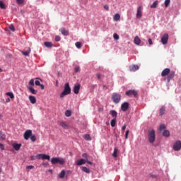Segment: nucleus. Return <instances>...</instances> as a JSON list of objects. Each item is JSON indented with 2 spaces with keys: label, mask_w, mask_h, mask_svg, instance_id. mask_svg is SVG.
Instances as JSON below:
<instances>
[{
  "label": "nucleus",
  "mask_w": 181,
  "mask_h": 181,
  "mask_svg": "<svg viewBox=\"0 0 181 181\" xmlns=\"http://www.w3.org/2000/svg\"><path fill=\"white\" fill-rule=\"evenodd\" d=\"M162 77H166L167 76V81L168 83H170V80L175 77V71H170V69L165 68L161 72Z\"/></svg>",
  "instance_id": "nucleus-1"
},
{
  "label": "nucleus",
  "mask_w": 181,
  "mask_h": 181,
  "mask_svg": "<svg viewBox=\"0 0 181 181\" xmlns=\"http://www.w3.org/2000/svg\"><path fill=\"white\" fill-rule=\"evenodd\" d=\"M147 136L149 144H153L156 141V134L153 129H148Z\"/></svg>",
  "instance_id": "nucleus-2"
},
{
  "label": "nucleus",
  "mask_w": 181,
  "mask_h": 181,
  "mask_svg": "<svg viewBox=\"0 0 181 181\" xmlns=\"http://www.w3.org/2000/svg\"><path fill=\"white\" fill-rule=\"evenodd\" d=\"M71 93V88H70V85L69 83H65L64 88L63 92L60 94V98H64L66 95H69V94Z\"/></svg>",
  "instance_id": "nucleus-3"
},
{
  "label": "nucleus",
  "mask_w": 181,
  "mask_h": 181,
  "mask_svg": "<svg viewBox=\"0 0 181 181\" xmlns=\"http://www.w3.org/2000/svg\"><path fill=\"white\" fill-rule=\"evenodd\" d=\"M64 162L66 161L64 158L54 157L51 159V163L52 165H64Z\"/></svg>",
  "instance_id": "nucleus-4"
},
{
  "label": "nucleus",
  "mask_w": 181,
  "mask_h": 181,
  "mask_svg": "<svg viewBox=\"0 0 181 181\" xmlns=\"http://www.w3.org/2000/svg\"><path fill=\"white\" fill-rule=\"evenodd\" d=\"M112 100L115 104H118L121 101V95L119 93H113L112 95Z\"/></svg>",
  "instance_id": "nucleus-5"
},
{
  "label": "nucleus",
  "mask_w": 181,
  "mask_h": 181,
  "mask_svg": "<svg viewBox=\"0 0 181 181\" xmlns=\"http://www.w3.org/2000/svg\"><path fill=\"white\" fill-rule=\"evenodd\" d=\"M36 159H42L43 160H50V156L46 155V154H37L36 156Z\"/></svg>",
  "instance_id": "nucleus-6"
},
{
  "label": "nucleus",
  "mask_w": 181,
  "mask_h": 181,
  "mask_svg": "<svg viewBox=\"0 0 181 181\" xmlns=\"http://www.w3.org/2000/svg\"><path fill=\"white\" fill-rule=\"evenodd\" d=\"M125 94L128 95V97L134 96L136 97L138 95V92L135 90H127Z\"/></svg>",
  "instance_id": "nucleus-7"
},
{
  "label": "nucleus",
  "mask_w": 181,
  "mask_h": 181,
  "mask_svg": "<svg viewBox=\"0 0 181 181\" xmlns=\"http://www.w3.org/2000/svg\"><path fill=\"white\" fill-rule=\"evenodd\" d=\"M168 40H169V34L165 33L161 38V42L163 45H167Z\"/></svg>",
  "instance_id": "nucleus-8"
},
{
  "label": "nucleus",
  "mask_w": 181,
  "mask_h": 181,
  "mask_svg": "<svg viewBox=\"0 0 181 181\" xmlns=\"http://www.w3.org/2000/svg\"><path fill=\"white\" fill-rule=\"evenodd\" d=\"M174 151H180L181 149V141H177L173 145Z\"/></svg>",
  "instance_id": "nucleus-9"
},
{
  "label": "nucleus",
  "mask_w": 181,
  "mask_h": 181,
  "mask_svg": "<svg viewBox=\"0 0 181 181\" xmlns=\"http://www.w3.org/2000/svg\"><path fill=\"white\" fill-rule=\"evenodd\" d=\"M23 136H24V139L28 141V139H29V138H30V136H32V130L28 129V130L25 131Z\"/></svg>",
  "instance_id": "nucleus-10"
},
{
  "label": "nucleus",
  "mask_w": 181,
  "mask_h": 181,
  "mask_svg": "<svg viewBox=\"0 0 181 181\" xmlns=\"http://www.w3.org/2000/svg\"><path fill=\"white\" fill-rule=\"evenodd\" d=\"M81 87V85L80 83H76L74 86V94H78L80 93V88Z\"/></svg>",
  "instance_id": "nucleus-11"
},
{
  "label": "nucleus",
  "mask_w": 181,
  "mask_h": 181,
  "mask_svg": "<svg viewBox=\"0 0 181 181\" xmlns=\"http://www.w3.org/2000/svg\"><path fill=\"white\" fill-rule=\"evenodd\" d=\"M137 19H141L142 18V6H139L136 13Z\"/></svg>",
  "instance_id": "nucleus-12"
},
{
  "label": "nucleus",
  "mask_w": 181,
  "mask_h": 181,
  "mask_svg": "<svg viewBox=\"0 0 181 181\" xmlns=\"http://www.w3.org/2000/svg\"><path fill=\"white\" fill-rule=\"evenodd\" d=\"M129 108V103L127 102H124L122 105H121V110L122 111H127Z\"/></svg>",
  "instance_id": "nucleus-13"
},
{
  "label": "nucleus",
  "mask_w": 181,
  "mask_h": 181,
  "mask_svg": "<svg viewBox=\"0 0 181 181\" xmlns=\"http://www.w3.org/2000/svg\"><path fill=\"white\" fill-rule=\"evenodd\" d=\"M136 70H139V66L133 64L129 66L130 71H136Z\"/></svg>",
  "instance_id": "nucleus-14"
},
{
  "label": "nucleus",
  "mask_w": 181,
  "mask_h": 181,
  "mask_svg": "<svg viewBox=\"0 0 181 181\" xmlns=\"http://www.w3.org/2000/svg\"><path fill=\"white\" fill-rule=\"evenodd\" d=\"M12 146L15 149V151H19V149H21V147L22 146V144L13 143L12 144Z\"/></svg>",
  "instance_id": "nucleus-15"
},
{
  "label": "nucleus",
  "mask_w": 181,
  "mask_h": 181,
  "mask_svg": "<svg viewBox=\"0 0 181 181\" xmlns=\"http://www.w3.org/2000/svg\"><path fill=\"white\" fill-rule=\"evenodd\" d=\"M59 31H61L62 34L64 36H69V30H66L64 28H62Z\"/></svg>",
  "instance_id": "nucleus-16"
},
{
  "label": "nucleus",
  "mask_w": 181,
  "mask_h": 181,
  "mask_svg": "<svg viewBox=\"0 0 181 181\" xmlns=\"http://www.w3.org/2000/svg\"><path fill=\"white\" fill-rule=\"evenodd\" d=\"M121 19V15L119 13H116L113 16V21L115 22H118Z\"/></svg>",
  "instance_id": "nucleus-17"
},
{
  "label": "nucleus",
  "mask_w": 181,
  "mask_h": 181,
  "mask_svg": "<svg viewBox=\"0 0 181 181\" xmlns=\"http://www.w3.org/2000/svg\"><path fill=\"white\" fill-rule=\"evenodd\" d=\"M86 160L85 159H80L76 161V165L78 166H81V165H84L86 163Z\"/></svg>",
  "instance_id": "nucleus-18"
},
{
  "label": "nucleus",
  "mask_w": 181,
  "mask_h": 181,
  "mask_svg": "<svg viewBox=\"0 0 181 181\" xmlns=\"http://www.w3.org/2000/svg\"><path fill=\"white\" fill-rule=\"evenodd\" d=\"M30 103H31V104H36V98L33 95H30L28 97Z\"/></svg>",
  "instance_id": "nucleus-19"
},
{
  "label": "nucleus",
  "mask_w": 181,
  "mask_h": 181,
  "mask_svg": "<svg viewBox=\"0 0 181 181\" xmlns=\"http://www.w3.org/2000/svg\"><path fill=\"white\" fill-rule=\"evenodd\" d=\"M59 125L64 129H69V128H70V126H69V124H66L64 122H61Z\"/></svg>",
  "instance_id": "nucleus-20"
},
{
  "label": "nucleus",
  "mask_w": 181,
  "mask_h": 181,
  "mask_svg": "<svg viewBox=\"0 0 181 181\" xmlns=\"http://www.w3.org/2000/svg\"><path fill=\"white\" fill-rule=\"evenodd\" d=\"M135 45H141V39L139 38V36H136L134 37V40Z\"/></svg>",
  "instance_id": "nucleus-21"
},
{
  "label": "nucleus",
  "mask_w": 181,
  "mask_h": 181,
  "mask_svg": "<svg viewBox=\"0 0 181 181\" xmlns=\"http://www.w3.org/2000/svg\"><path fill=\"white\" fill-rule=\"evenodd\" d=\"M28 89L31 94H37V90H35V88H33V87L28 86Z\"/></svg>",
  "instance_id": "nucleus-22"
},
{
  "label": "nucleus",
  "mask_w": 181,
  "mask_h": 181,
  "mask_svg": "<svg viewBox=\"0 0 181 181\" xmlns=\"http://www.w3.org/2000/svg\"><path fill=\"white\" fill-rule=\"evenodd\" d=\"M65 175L66 171L64 170H62L61 173L58 175V177H59V179H63V177H64Z\"/></svg>",
  "instance_id": "nucleus-23"
},
{
  "label": "nucleus",
  "mask_w": 181,
  "mask_h": 181,
  "mask_svg": "<svg viewBox=\"0 0 181 181\" xmlns=\"http://www.w3.org/2000/svg\"><path fill=\"white\" fill-rule=\"evenodd\" d=\"M110 114H111L112 118L117 119V115H118V113L115 110H111L110 112Z\"/></svg>",
  "instance_id": "nucleus-24"
},
{
  "label": "nucleus",
  "mask_w": 181,
  "mask_h": 181,
  "mask_svg": "<svg viewBox=\"0 0 181 181\" xmlns=\"http://www.w3.org/2000/svg\"><path fill=\"white\" fill-rule=\"evenodd\" d=\"M166 111V109L165 108V106H163L159 111V115L160 116L163 115L165 114V112Z\"/></svg>",
  "instance_id": "nucleus-25"
},
{
  "label": "nucleus",
  "mask_w": 181,
  "mask_h": 181,
  "mask_svg": "<svg viewBox=\"0 0 181 181\" xmlns=\"http://www.w3.org/2000/svg\"><path fill=\"white\" fill-rule=\"evenodd\" d=\"M6 95H8V97H10V98H11V100H13V98H15V95H13V93H12V92H7L6 93Z\"/></svg>",
  "instance_id": "nucleus-26"
},
{
  "label": "nucleus",
  "mask_w": 181,
  "mask_h": 181,
  "mask_svg": "<svg viewBox=\"0 0 181 181\" xmlns=\"http://www.w3.org/2000/svg\"><path fill=\"white\" fill-rule=\"evenodd\" d=\"M117 124V119L113 118L111 122H110V125L112 128H114V127H115V124Z\"/></svg>",
  "instance_id": "nucleus-27"
},
{
  "label": "nucleus",
  "mask_w": 181,
  "mask_h": 181,
  "mask_svg": "<svg viewBox=\"0 0 181 181\" xmlns=\"http://www.w3.org/2000/svg\"><path fill=\"white\" fill-rule=\"evenodd\" d=\"M44 45L45 46V47H52L53 43H52L50 42H44Z\"/></svg>",
  "instance_id": "nucleus-28"
},
{
  "label": "nucleus",
  "mask_w": 181,
  "mask_h": 181,
  "mask_svg": "<svg viewBox=\"0 0 181 181\" xmlns=\"http://www.w3.org/2000/svg\"><path fill=\"white\" fill-rule=\"evenodd\" d=\"M6 138V136L5 135V134H3L2 132H0V140L5 141Z\"/></svg>",
  "instance_id": "nucleus-29"
},
{
  "label": "nucleus",
  "mask_w": 181,
  "mask_h": 181,
  "mask_svg": "<svg viewBox=\"0 0 181 181\" xmlns=\"http://www.w3.org/2000/svg\"><path fill=\"white\" fill-rule=\"evenodd\" d=\"M30 52H31L30 48H28V51L22 52V54H23V56H29V54H30Z\"/></svg>",
  "instance_id": "nucleus-30"
},
{
  "label": "nucleus",
  "mask_w": 181,
  "mask_h": 181,
  "mask_svg": "<svg viewBox=\"0 0 181 181\" xmlns=\"http://www.w3.org/2000/svg\"><path fill=\"white\" fill-rule=\"evenodd\" d=\"M117 153H118V148H114V152L112 153L113 158H117V156H118Z\"/></svg>",
  "instance_id": "nucleus-31"
},
{
  "label": "nucleus",
  "mask_w": 181,
  "mask_h": 181,
  "mask_svg": "<svg viewBox=\"0 0 181 181\" xmlns=\"http://www.w3.org/2000/svg\"><path fill=\"white\" fill-rule=\"evenodd\" d=\"M75 46L77 47V49H81V46H83V44L81 42H76L75 43Z\"/></svg>",
  "instance_id": "nucleus-32"
},
{
  "label": "nucleus",
  "mask_w": 181,
  "mask_h": 181,
  "mask_svg": "<svg viewBox=\"0 0 181 181\" xmlns=\"http://www.w3.org/2000/svg\"><path fill=\"white\" fill-rule=\"evenodd\" d=\"M85 141H91V136L90 134H85L83 136Z\"/></svg>",
  "instance_id": "nucleus-33"
},
{
  "label": "nucleus",
  "mask_w": 181,
  "mask_h": 181,
  "mask_svg": "<svg viewBox=\"0 0 181 181\" xmlns=\"http://www.w3.org/2000/svg\"><path fill=\"white\" fill-rule=\"evenodd\" d=\"M0 8L1 9H6V6H5V4H4V1H0Z\"/></svg>",
  "instance_id": "nucleus-34"
},
{
  "label": "nucleus",
  "mask_w": 181,
  "mask_h": 181,
  "mask_svg": "<svg viewBox=\"0 0 181 181\" xmlns=\"http://www.w3.org/2000/svg\"><path fill=\"white\" fill-rule=\"evenodd\" d=\"M163 136L168 137L170 135V132H169V131H168V130H165L163 133Z\"/></svg>",
  "instance_id": "nucleus-35"
},
{
  "label": "nucleus",
  "mask_w": 181,
  "mask_h": 181,
  "mask_svg": "<svg viewBox=\"0 0 181 181\" xmlns=\"http://www.w3.org/2000/svg\"><path fill=\"white\" fill-rule=\"evenodd\" d=\"M83 172H85V173H90V168H87V167H83L82 168Z\"/></svg>",
  "instance_id": "nucleus-36"
},
{
  "label": "nucleus",
  "mask_w": 181,
  "mask_h": 181,
  "mask_svg": "<svg viewBox=\"0 0 181 181\" xmlns=\"http://www.w3.org/2000/svg\"><path fill=\"white\" fill-rule=\"evenodd\" d=\"M157 7H158V1H156L151 6V8H157Z\"/></svg>",
  "instance_id": "nucleus-37"
},
{
  "label": "nucleus",
  "mask_w": 181,
  "mask_h": 181,
  "mask_svg": "<svg viewBox=\"0 0 181 181\" xmlns=\"http://www.w3.org/2000/svg\"><path fill=\"white\" fill-rule=\"evenodd\" d=\"M65 115H66V117H71V111L66 110Z\"/></svg>",
  "instance_id": "nucleus-38"
},
{
  "label": "nucleus",
  "mask_w": 181,
  "mask_h": 181,
  "mask_svg": "<svg viewBox=\"0 0 181 181\" xmlns=\"http://www.w3.org/2000/svg\"><path fill=\"white\" fill-rule=\"evenodd\" d=\"M169 4H170V0H165L164 2V5L165 6V8H168V6H169Z\"/></svg>",
  "instance_id": "nucleus-39"
},
{
  "label": "nucleus",
  "mask_w": 181,
  "mask_h": 181,
  "mask_svg": "<svg viewBox=\"0 0 181 181\" xmlns=\"http://www.w3.org/2000/svg\"><path fill=\"white\" fill-rule=\"evenodd\" d=\"M113 37H114L115 40H118L119 39V35H118V34H117V33H115L113 35Z\"/></svg>",
  "instance_id": "nucleus-40"
},
{
  "label": "nucleus",
  "mask_w": 181,
  "mask_h": 181,
  "mask_svg": "<svg viewBox=\"0 0 181 181\" xmlns=\"http://www.w3.org/2000/svg\"><path fill=\"white\" fill-rule=\"evenodd\" d=\"M159 129L160 131H163V129H166V126L165 124H160Z\"/></svg>",
  "instance_id": "nucleus-41"
},
{
  "label": "nucleus",
  "mask_w": 181,
  "mask_h": 181,
  "mask_svg": "<svg viewBox=\"0 0 181 181\" xmlns=\"http://www.w3.org/2000/svg\"><path fill=\"white\" fill-rule=\"evenodd\" d=\"M30 140L32 141V142H35L36 141V136L35 135H31L30 136Z\"/></svg>",
  "instance_id": "nucleus-42"
},
{
  "label": "nucleus",
  "mask_w": 181,
  "mask_h": 181,
  "mask_svg": "<svg viewBox=\"0 0 181 181\" xmlns=\"http://www.w3.org/2000/svg\"><path fill=\"white\" fill-rule=\"evenodd\" d=\"M29 86H35V80L34 79H31L29 83H28Z\"/></svg>",
  "instance_id": "nucleus-43"
},
{
  "label": "nucleus",
  "mask_w": 181,
  "mask_h": 181,
  "mask_svg": "<svg viewBox=\"0 0 181 181\" xmlns=\"http://www.w3.org/2000/svg\"><path fill=\"white\" fill-rule=\"evenodd\" d=\"M16 2L18 5H22L25 2V0H16Z\"/></svg>",
  "instance_id": "nucleus-44"
},
{
  "label": "nucleus",
  "mask_w": 181,
  "mask_h": 181,
  "mask_svg": "<svg viewBox=\"0 0 181 181\" xmlns=\"http://www.w3.org/2000/svg\"><path fill=\"white\" fill-rule=\"evenodd\" d=\"M61 39H62V37H60V36L57 35L55 37V42H60Z\"/></svg>",
  "instance_id": "nucleus-45"
},
{
  "label": "nucleus",
  "mask_w": 181,
  "mask_h": 181,
  "mask_svg": "<svg viewBox=\"0 0 181 181\" xmlns=\"http://www.w3.org/2000/svg\"><path fill=\"white\" fill-rule=\"evenodd\" d=\"M78 71H80V66H76L74 68V72L75 73H78Z\"/></svg>",
  "instance_id": "nucleus-46"
},
{
  "label": "nucleus",
  "mask_w": 181,
  "mask_h": 181,
  "mask_svg": "<svg viewBox=\"0 0 181 181\" xmlns=\"http://www.w3.org/2000/svg\"><path fill=\"white\" fill-rule=\"evenodd\" d=\"M9 29L12 30V32H15V27L13 26V25H11L9 26Z\"/></svg>",
  "instance_id": "nucleus-47"
},
{
  "label": "nucleus",
  "mask_w": 181,
  "mask_h": 181,
  "mask_svg": "<svg viewBox=\"0 0 181 181\" xmlns=\"http://www.w3.org/2000/svg\"><path fill=\"white\" fill-rule=\"evenodd\" d=\"M128 135H129V130H127L125 133V139H128Z\"/></svg>",
  "instance_id": "nucleus-48"
},
{
  "label": "nucleus",
  "mask_w": 181,
  "mask_h": 181,
  "mask_svg": "<svg viewBox=\"0 0 181 181\" xmlns=\"http://www.w3.org/2000/svg\"><path fill=\"white\" fill-rule=\"evenodd\" d=\"M27 169H29V170H32V169H35V166L33 165H28L26 167Z\"/></svg>",
  "instance_id": "nucleus-49"
},
{
  "label": "nucleus",
  "mask_w": 181,
  "mask_h": 181,
  "mask_svg": "<svg viewBox=\"0 0 181 181\" xmlns=\"http://www.w3.org/2000/svg\"><path fill=\"white\" fill-rule=\"evenodd\" d=\"M104 9H105V11H110V6H108V5H105Z\"/></svg>",
  "instance_id": "nucleus-50"
},
{
  "label": "nucleus",
  "mask_w": 181,
  "mask_h": 181,
  "mask_svg": "<svg viewBox=\"0 0 181 181\" xmlns=\"http://www.w3.org/2000/svg\"><path fill=\"white\" fill-rule=\"evenodd\" d=\"M82 156H83V158H86V160H88L87 158H88V156L87 155L86 153H83V154H82Z\"/></svg>",
  "instance_id": "nucleus-51"
},
{
  "label": "nucleus",
  "mask_w": 181,
  "mask_h": 181,
  "mask_svg": "<svg viewBox=\"0 0 181 181\" xmlns=\"http://www.w3.org/2000/svg\"><path fill=\"white\" fill-rule=\"evenodd\" d=\"M35 86H40L41 83H40V81H35Z\"/></svg>",
  "instance_id": "nucleus-52"
},
{
  "label": "nucleus",
  "mask_w": 181,
  "mask_h": 181,
  "mask_svg": "<svg viewBox=\"0 0 181 181\" xmlns=\"http://www.w3.org/2000/svg\"><path fill=\"white\" fill-rule=\"evenodd\" d=\"M0 149H1V151H4V144H2L1 143H0Z\"/></svg>",
  "instance_id": "nucleus-53"
},
{
  "label": "nucleus",
  "mask_w": 181,
  "mask_h": 181,
  "mask_svg": "<svg viewBox=\"0 0 181 181\" xmlns=\"http://www.w3.org/2000/svg\"><path fill=\"white\" fill-rule=\"evenodd\" d=\"M96 77L98 80H100V78H101V74H97Z\"/></svg>",
  "instance_id": "nucleus-54"
},
{
  "label": "nucleus",
  "mask_w": 181,
  "mask_h": 181,
  "mask_svg": "<svg viewBox=\"0 0 181 181\" xmlns=\"http://www.w3.org/2000/svg\"><path fill=\"white\" fill-rule=\"evenodd\" d=\"M127 129V125H123L122 127V131H125V129Z\"/></svg>",
  "instance_id": "nucleus-55"
},
{
  "label": "nucleus",
  "mask_w": 181,
  "mask_h": 181,
  "mask_svg": "<svg viewBox=\"0 0 181 181\" xmlns=\"http://www.w3.org/2000/svg\"><path fill=\"white\" fill-rule=\"evenodd\" d=\"M148 44H149L150 45H153L152 39H151V38L148 39Z\"/></svg>",
  "instance_id": "nucleus-56"
},
{
  "label": "nucleus",
  "mask_w": 181,
  "mask_h": 181,
  "mask_svg": "<svg viewBox=\"0 0 181 181\" xmlns=\"http://www.w3.org/2000/svg\"><path fill=\"white\" fill-rule=\"evenodd\" d=\"M40 87L41 90H45V86L43 84H40Z\"/></svg>",
  "instance_id": "nucleus-57"
},
{
  "label": "nucleus",
  "mask_w": 181,
  "mask_h": 181,
  "mask_svg": "<svg viewBox=\"0 0 181 181\" xmlns=\"http://www.w3.org/2000/svg\"><path fill=\"white\" fill-rule=\"evenodd\" d=\"M86 160V163H88V165H93V163L91 161H89L88 159Z\"/></svg>",
  "instance_id": "nucleus-58"
},
{
  "label": "nucleus",
  "mask_w": 181,
  "mask_h": 181,
  "mask_svg": "<svg viewBox=\"0 0 181 181\" xmlns=\"http://www.w3.org/2000/svg\"><path fill=\"white\" fill-rule=\"evenodd\" d=\"M30 158H31V160H35V159H36V156H32L30 157Z\"/></svg>",
  "instance_id": "nucleus-59"
},
{
  "label": "nucleus",
  "mask_w": 181,
  "mask_h": 181,
  "mask_svg": "<svg viewBox=\"0 0 181 181\" xmlns=\"http://www.w3.org/2000/svg\"><path fill=\"white\" fill-rule=\"evenodd\" d=\"M6 103H11V99L9 98H6Z\"/></svg>",
  "instance_id": "nucleus-60"
},
{
  "label": "nucleus",
  "mask_w": 181,
  "mask_h": 181,
  "mask_svg": "<svg viewBox=\"0 0 181 181\" xmlns=\"http://www.w3.org/2000/svg\"><path fill=\"white\" fill-rule=\"evenodd\" d=\"M0 119H2V114L0 113Z\"/></svg>",
  "instance_id": "nucleus-61"
},
{
  "label": "nucleus",
  "mask_w": 181,
  "mask_h": 181,
  "mask_svg": "<svg viewBox=\"0 0 181 181\" xmlns=\"http://www.w3.org/2000/svg\"><path fill=\"white\" fill-rule=\"evenodd\" d=\"M2 172V168H0V173Z\"/></svg>",
  "instance_id": "nucleus-62"
},
{
  "label": "nucleus",
  "mask_w": 181,
  "mask_h": 181,
  "mask_svg": "<svg viewBox=\"0 0 181 181\" xmlns=\"http://www.w3.org/2000/svg\"><path fill=\"white\" fill-rule=\"evenodd\" d=\"M105 87H107V86H105V85H103V88H105Z\"/></svg>",
  "instance_id": "nucleus-63"
},
{
  "label": "nucleus",
  "mask_w": 181,
  "mask_h": 181,
  "mask_svg": "<svg viewBox=\"0 0 181 181\" xmlns=\"http://www.w3.org/2000/svg\"><path fill=\"white\" fill-rule=\"evenodd\" d=\"M1 71H2V69H1V68H0V73H1Z\"/></svg>",
  "instance_id": "nucleus-64"
}]
</instances>
